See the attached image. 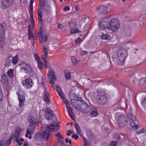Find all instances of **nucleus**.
<instances>
[{
    "label": "nucleus",
    "instance_id": "7c9ffc66",
    "mask_svg": "<svg viewBox=\"0 0 146 146\" xmlns=\"http://www.w3.org/2000/svg\"><path fill=\"white\" fill-rule=\"evenodd\" d=\"M55 126L53 124H51L50 125H47V127L46 128V130H48L50 132L54 131V129Z\"/></svg>",
    "mask_w": 146,
    "mask_h": 146
},
{
    "label": "nucleus",
    "instance_id": "aec40b11",
    "mask_svg": "<svg viewBox=\"0 0 146 146\" xmlns=\"http://www.w3.org/2000/svg\"><path fill=\"white\" fill-rule=\"evenodd\" d=\"M12 58L13 56L11 55H9L7 56L5 60V67L8 68L9 66Z\"/></svg>",
    "mask_w": 146,
    "mask_h": 146
},
{
    "label": "nucleus",
    "instance_id": "13d9d810",
    "mask_svg": "<svg viewBox=\"0 0 146 146\" xmlns=\"http://www.w3.org/2000/svg\"><path fill=\"white\" fill-rule=\"evenodd\" d=\"M87 53V51H80L79 53V54L80 55L82 56L86 54Z\"/></svg>",
    "mask_w": 146,
    "mask_h": 146
},
{
    "label": "nucleus",
    "instance_id": "69168bd1",
    "mask_svg": "<svg viewBox=\"0 0 146 146\" xmlns=\"http://www.w3.org/2000/svg\"><path fill=\"white\" fill-rule=\"evenodd\" d=\"M0 146H4V142L1 140H0Z\"/></svg>",
    "mask_w": 146,
    "mask_h": 146
},
{
    "label": "nucleus",
    "instance_id": "dca6fc26",
    "mask_svg": "<svg viewBox=\"0 0 146 146\" xmlns=\"http://www.w3.org/2000/svg\"><path fill=\"white\" fill-rule=\"evenodd\" d=\"M69 97L71 100H83L82 98L79 94L77 96L75 93L70 92Z\"/></svg>",
    "mask_w": 146,
    "mask_h": 146
},
{
    "label": "nucleus",
    "instance_id": "20e7f679",
    "mask_svg": "<svg viewBox=\"0 0 146 146\" xmlns=\"http://www.w3.org/2000/svg\"><path fill=\"white\" fill-rule=\"evenodd\" d=\"M1 78L0 81L3 86L4 90L7 93L11 88L8 82V77L5 74H4L1 75Z\"/></svg>",
    "mask_w": 146,
    "mask_h": 146
},
{
    "label": "nucleus",
    "instance_id": "9b49d317",
    "mask_svg": "<svg viewBox=\"0 0 146 146\" xmlns=\"http://www.w3.org/2000/svg\"><path fill=\"white\" fill-rule=\"evenodd\" d=\"M64 103L66 105V110L68 114L70 117L71 118L72 120H75V116L73 113L69 104V101H64Z\"/></svg>",
    "mask_w": 146,
    "mask_h": 146
},
{
    "label": "nucleus",
    "instance_id": "423d86ee",
    "mask_svg": "<svg viewBox=\"0 0 146 146\" xmlns=\"http://www.w3.org/2000/svg\"><path fill=\"white\" fill-rule=\"evenodd\" d=\"M97 93L96 99L99 100H108V97L105 94V90L103 89H98L96 90Z\"/></svg>",
    "mask_w": 146,
    "mask_h": 146
},
{
    "label": "nucleus",
    "instance_id": "cd10ccee",
    "mask_svg": "<svg viewBox=\"0 0 146 146\" xmlns=\"http://www.w3.org/2000/svg\"><path fill=\"white\" fill-rule=\"evenodd\" d=\"M28 35L29 37H28V39L29 40L31 38H33L34 36L33 35V33L32 31H31V25L29 24L28 25Z\"/></svg>",
    "mask_w": 146,
    "mask_h": 146
},
{
    "label": "nucleus",
    "instance_id": "e433bc0d",
    "mask_svg": "<svg viewBox=\"0 0 146 146\" xmlns=\"http://www.w3.org/2000/svg\"><path fill=\"white\" fill-rule=\"evenodd\" d=\"M14 137V132H13L11 133V135L9 137L8 139L6 141V143L7 145H9L11 143V140Z\"/></svg>",
    "mask_w": 146,
    "mask_h": 146
},
{
    "label": "nucleus",
    "instance_id": "a211bd4d",
    "mask_svg": "<svg viewBox=\"0 0 146 146\" xmlns=\"http://www.w3.org/2000/svg\"><path fill=\"white\" fill-rule=\"evenodd\" d=\"M21 128L18 127H16L15 129V133L14 135L17 142H19L18 138L20 135L21 131Z\"/></svg>",
    "mask_w": 146,
    "mask_h": 146
},
{
    "label": "nucleus",
    "instance_id": "5fc2aeb1",
    "mask_svg": "<svg viewBox=\"0 0 146 146\" xmlns=\"http://www.w3.org/2000/svg\"><path fill=\"white\" fill-rule=\"evenodd\" d=\"M19 142H17L18 143H19V145H21L23 143L22 142H23L24 141V139H23L21 138H20L19 139Z\"/></svg>",
    "mask_w": 146,
    "mask_h": 146
},
{
    "label": "nucleus",
    "instance_id": "f257e3e1",
    "mask_svg": "<svg viewBox=\"0 0 146 146\" xmlns=\"http://www.w3.org/2000/svg\"><path fill=\"white\" fill-rule=\"evenodd\" d=\"M71 102L72 104L75 109L80 110L82 113H87L90 110V106L85 102V101Z\"/></svg>",
    "mask_w": 146,
    "mask_h": 146
},
{
    "label": "nucleus",
    "instance_id": "3c124183",
    "mask_svg": "<svg viewBox=\"0 0 146 146\" xmlns=\"http://www.w3.org/2000/svg\"><path fill=\"white\" fill-rule=\"evenodd\" d=\"M44 7V9L46 11L49 10L50 8V5L48 3H45Z\"/></svg>",
    "mask_w": 146,
    "mask_h": 146
},
{
    "label": "nucleus",
    "instance_id": "6e6552de",
    "mask_svg": "<svg viewBox=\"0 0 146 146\" xmlns=\"http://www.w3.org/2000/svg\"><path fill=\"white\" fill-rule=\"evenodd\" d=\"M117 122L119 128H122L128 124L127 118L124 115H120L118 117Z\"/></svg>",
    "mask_w": 146,
    "mask_h": 146
},
{
    "label": "nucleus",
    "instance_id": "c03bdc74",
    "mask_svg": "<svg viewBox=\"0 0 146 146\" xmlns=\"http://www.w3.org/2000/svg\"><path fill=\"white\" fill-rule=\"evenodd\" d=\"M34 56L35 59L36 60L37 62H38V61H40V60H41L40 57L37 53H34Z\"/></svg>",
    "mask_w": 146,
    "mask_h": 146
},
{
    "label": "nucleus",
    "instance_id": "b1692460",
    "mask_svg": "<svg viewBox=\"0 0 146 146\" xmlns=\"http://www.w3.org/2000/svg\"><path fill=\"white\" fill-rule=\"evenodd\" d=\"M33 137L34 139L36 141H40L42 139L41 133L39 132L35 133Z\"/></svg>",
    "mask_w": 146,
    "mask_h": 146
},
{
    "label": "nucleus",
    "instance_id": "7ed1b4c3",
    "mask_svg": "<svg viewBox=\"0 0 146 146\" xmlns=\"http://www.w3.org/2000/svg\"><path fill=\"white\" fill-rule=\"evenodd\" d=\"M111 18L110 17H105L100 21L99 26L102 30L108 29L109 31Z\"/></svg>",
    "mask_w": 146,
    "mask_h": 146
},
{
    "label": "nucleus",
    "instance_id": "72a5a7b5",
    "mask_svg": "<svg viewBox=\"0 0 146 146\" xmlns=\"http://www.w3.org/2000/svg\"><path fill=\"white\" fill-rule=\"evenodd\" d=\"M14 70L13 69H9L7 70V74L10 78H12L14 76Z\"/></svg>",
    "mask_w": 146,
    "mask_h": 146
},
{
    "label": "nucleus",
    "instance_id": "bb28decb",
    "mask_svg": "<svg viewBox=\"0 0 146 146\" xmlns=\"http://www.w3.org/2000/svg\"><path fill=\"white\" fill-rule=\"evenodd\" d=\"M139 84L141 87L146 88V78H143L141 79Z\"/></svg>",
    "mask_w": 146,
    "mask_h": 146
},
{
    "label": "nucleus",
    "instance_id": "de8ad7c7",
    "mask_svg": "<svg viewBox=\"0 0 146 146\" xmlns=\"http://www.w3.org/2000/svg\"><path fill=\"white\" fill-rule=\"evenodd\" d=\"M19 106L20 108H22L24 105L25 101H19Z\"/></svg>",
    "mask_w": 146,
    "mask_h": 146
},
{
    "label": "nucleus",
    "instance_id": "6ab92c4d",
    "mask_svg": "<svg viewBox=\"0 0 146 146\" xmlns=\"http://www.w3.org/2000/svg\"><path fill=\"white\" fill-rule=\"evenodd\" d=\"M21 69L23 70L25 73L28 72V71L31 68L30 66L28 65L27 64L25 63H22L19 65Z\"/></svg>",
    "mask_w": 146,
    "mask_h": 146
},
{
    "label": "nucleus",
    "instance_id": "412c9836",
    "mask_svg": "<svg viewBox=\"0 0 146 146\" xmlns=\"http://www.w3.org/2000/svg\"><path fill=\"white\" fill-rule=\"evenodd\" d=\"M42 139L47 140L51 135V133L48 130L44 131L41 133Z\"/></svg>",
    "mask_w": 146,
    "mask_h": 146
},
{
    "label": "nucleus",
    "instance_id": "bf43d9fd",
    "mask_svg": "<svg viewBox=\"0 0 146 146\" xmlns=\"http://www.w3.org/2000/svg\"><path fill=\"white\" fill-rule=\"evenodd\" d=\"M56 89L57 92H58V94L62 92L61 89L58 86H56Z\"/></svg>",
    "mask_w": 146,
    "mask_h": 146
},
{
    "label": "nucleus",
    "instance_id": "4468645a",
    "mask_svg": "<svg viewBox=\"0 0 146 146\" xmlns=\"http://www.w3.org/2000/svg\"><path fill=\"white\" fill-rule=\"evenodd\" d=\"M96 10L99 14H105L108 12V9L104 5H100L97 7Z\"/></svg>",
    "mask_w": 146,
    "mask_h": 146
},
{
    "label": "nucleus",
    "instance_id": "9d476101",
    "mask_svg": "<svg viewBox=\"0 0 146 146\" xmlns=\"http://www.w3.org/2000/svg\"><path fill=\"white\" fill-rule=\"evenodd\" d=\"M127 54L125 55L118 56V60L116 59V58L113 57V61L116 63L117 65H123L125 62V60L127 56Z\"/></svg>",
    "mask_w": 146,
    "mask_h": 146
},
{
    "label": "nucleus",
    "instance_id": "393cba45",
    "mask_svg": "<svg viewBox=\"0 0 146 146\" xmlns=\"http://www.w3.org/2000/svg\"><path fill=\"white\" fill-rule=\"evenodd\" d=\"M37 14L38 15V20L39 23L41 24L43 23L42 18V13L41 10L38 9V10Z\"/></svg>",
    "mask_w": 146,
    "mask_h": 146
},
{
    "label": "nucleus",
    "instance_id": "c9c22d12",
    "mask_svg": "<svg viewBox=\"0 0 146 146\" xmlns=\"http://www.w3.org/2000/svg\"><path fill=\"white\" fill-rule=\"evenodd\" d=\"M65 78L66 80H69L71 78L70 72L68 70H65L64 72Z\"/></svg>",
    "mask_w": 146,
    "mask_h": 146
},
{
    "label": "nucleus",
    "instance_id": "052dcab7",
    "mask_svg": "<svg viewBox=\"0 0 146 146\" xmlns=\"http://www.w3.org/2000/svg\"><path fill=\"white\" fill-rule=\"evenodd\" d=\"M58 94H59L60 97L62 100L65 99V98L64 95L62 94V92L60 93H58Z\"/></svg>",
    "mask_w": 146,
    "mask_h": 146
},
{
    "label": "nucleus",
    "instance_id": "49530a36",
    "mask_svg": "<svg viewBox=\"0 0 146 146\" xmlns=\"http://www.w3.org/2000/svg\"><path fill=\"white\" fill-rule=\"evenodd\" d=\"M80 31L77 29H72L70 31V33L71 34H73L79 33Z\"/></svg>",
    "mask_w": 146,
    "mask_h": 146
},
{
    "label": "nucleus",
    "instance_id": "5701e85b",
    "mask_svg": "<svg viewBox=\"0 0 146 146\" xmlns=\"http://www.w3.org/2000/svg\"><path fill=\"white\" fill-rule=\"evenodd\" d=\"M5 23H1L0 24V30L1 31L0 35L5 36Z\"/></svg>",
    "mask_w": 146,
    "mask_h": 146
},
{
    "label": "nucleus",
    "instance_id": "a18cd8bd",
    "mask_svg": "<svg viewBox=\"0 0 146 146\" xmlns=\"http://www.w3.org/2000/svg\"><path fill=\"white\" fill-rule=\"evenodd\" d=\"M71 60L73 64H75L78 62V61L76 60V58L74 57H72V58Z\"/></svg>",
    "mask_w": 146,
    "mask_h": 146
},
{
    "label": "nucleus",
    "instance_id": "f8f14e48",
    "mask_svg": "<svg viewBox=\"0 0 146 146\" xmlns=\"http://www.w3.org/2000/svg\"><path fill=\"white\" fill-rule=\"evenodd\" d=\"M15 0H1V8L5 9L7 6H11L14 3Z\"/></svg>",
    "mask_w": 146,
    "mask_h": 146
},
{
    "label": "nucleus",
    "instance_id": "09e8293b",
    "mask_svg": "<svg viewBox=\"0 0 146 146\" xmlns=\"http://www.w3.org/2000/svg\"><path fill=\"white\" fill-rule=\"evenodd\" d=\"M55 136L59 139H63V137L59 132H57L55 134Z\"/></svg>",
    "mask_w": 146,
    "mask_h": 146
},
{
    "label": "nucleus",
    "instance_id": "f3484780",
    "mask_svg": "<svg viewBox=\"0 0 146 146\" xmlns=\"http://www.w3.org/2000/svg\"><path fill=\"white\" fill-rule=\"evenodd\" d=\"M18 96L19 100H25V93L21 89H19L16 93Z\"/></svg>",
    "mask_w": 146,
    "mask_h": 146
},
{
    "label": "nucleus",
    "instance_id": "2f4dec72",
    "mask_svg": "<svg viewBox=\"0 0 146 146\" xmlns=\"http://www.w3.org/2000/svg\"><path fill=\"white\" fill-rule=\"evenodd\" d=\"M26 73L28 74L32 78H36V76L35 73L34 71H33L31 68Z\"/></svg>",
    "mask_w": 146,
    "mask_h": 146
},
{
    "label": "nucleus",
    "instance_id": "864d4df0",
    "mask_svg": "<svg viewBox=\"0 0 146 146\" xmlns=\"http://www.w3.org/2000/svg\"><path fill=\"white\" fill-rule=\"evenodd\" d=\"M117 141H112L110 142V146H117Z\"/></svg>",
    "mask_w": 146,
    "mask_h": 146
},
{
    "label": "nucleus",
    "instance_id": "603ef678",
    "mask_svg": "<svg viewBox=\"0 0 146 146\" xmlns=\"http://www.w3.org/2000/svg\"><path fill=\"white\" fill-rule=\"evenodd\" d=\"M76 25L74 23H69V27L70 29H72L76 27Z\"/></svg>",
    "mask_w": 146,
    "mask_h": 146
},
{
    "label": "nucleus",
    "instance_id": "1a4fd4ad",
    "mask_svg": "<svg viewBox=\"0 0 146 146\" xmlns=\"http://www.w3.org/2000/svg\"><path fill=\"white\" fill-rule=\"evenodd\" d=\"M44 117L47 120L52 119L53 117L54 113L53 111L51 109L48 107H46L45 109Z\"/></svg>",
    "mask_w": 146,
    "mask_h": 146
},
{
    "label": "nucleus",
    "instance_id": "79ce46f5",
    "mask_svg": "<svg viewBox=\"0 0 146 146\" xmlns=\"http://www.w3.org/2000/svg\"><path fill=\"white\" fill-rule=\"evenodd\" d=\"M18 60V57L17 56H15L14 58H12L11 61L13 63L16 64Z\"/></svg>",
    "mask_w": 146,
    "mask_h": 146
},
{
    "label": "nucleus",
    "instance_id": "6e6d98bb",
    "mask_svg": "<svg viewBox=\"0 0 146 146\" xmlns=\"http://www.w3.org/2000/svg\"><path fill=\"white\" fill-rule=\"evenodd\" d=\"M71 137L72 138H74L75 139L77 140L79 136L76 133H75L72 135Z\"/></svg>",
    "mask_w": 146,
    "mask_h": 146
},
{
    "label": "nucleus",
    "instance_id": "a19ab883",
    "mask_svg": "<svg viewBox=\"0 0 146 146\" xmlns=\"http://www.w3.org/2000/svg\"><path fill=\"white\" fill-rule=\"evenodd\" d=\"M101 38L102 39L107 40H109L110 38V36L107 34L102 35L101 36Z\"/></svg>",
    "mask_w": 146,
    "mask_h": 146
},
{
    "label": "nucleus",
    "instance_id": "c85d7f7f",
    "mask_svg": "<svg viewBox=\"0 0 146 146\" xmlns=\"http://www.w3.org/2000/svg\"><path fill=\"white\" fill-rule=\"evenodd\" d=\"M98 114L97 111V109L95 107L92 108L91 110V112L90 113V115L92 117L96 116Z\"/></svg>",
    "mask_w": 146,
    "mask_h": 146
},
{
    "label": "nucleus",
    "instance_id": "ddd939ff",
    "mask_svg": "<svg viewBox=\"0 0 146 146\" xmlns=\"http://www.w3.org/2000/svg\"><path fill=\"white\" fill-rule=\"evenodd\" d=\"M23 85L26 88H31L33 84V80L31 79L27 78L22 81Z\"/></svg>",
    "mask_w": 146,
    "mask_h": 146
},
{
    "label": "nucleus",
    "instance_id": "e2e57ef3",
    "mask_svg": "<svg viewBox=\"0 0 146 146\" xmlns=\"http://www.w3.org/2000/svg\"><path fill=\"white\" fill-rule=\"evenodd\" d=\"M63 9L64 11H68L70 9V7L68 6H66L64 7Z\"/></svg>",
    "mask_w": 146,
    "mask_h": 146
},
{
    "label": "nucleus",
    "instance_id": "0e129e2a",
    "mask_svg": "<svg viewBox=\"0 0 146 146\" xmlns=\"http://www.w3.org/2000/svg\"><path fill=\"white\" fill-rule=\"evenodd\" d=\"M3 97L2 92H0V100H2Z\"/></svg>",
    "mask_w": 146,
    "mask_h": 146
},
{
    "label": "nucleus",
    "instance_id": "39448f33",
    "mask_svg": "<svg viewBox=\"0 0 146 146\" xmlns=\"http://www.w3.org/2000/svg\"><path fill=\"white\" fill-rule=\"evenodd\" d=\"M127 115L130 121V126L134 130L137 129L138 127V125L137 124L138 121L136 119V117L131 113H128Z\"/></svg>",
    "mask_w": 146,
    "mask_h": 146
},
{
    "label": "nucleus",
    "instance_id": "338daca9",
    "mask_svg": "<svg viewBox=\"0 0 146 146\" xmlns=\"http://www.w3.org/2000/svg\"><path fill=\"white\" fill-rule=\"evenodd\" d=\"M44 62H45V63L44 64V66L46 67H48V66L47 62V60L45 59V61H44Z\"/></svg>",
    "mask_w": 146,
    "mask_h": 146
},
{
    "label": "nucleus",
    "instance_id": "4be33fe9",
    "mask_svg": "<svg viewBox=\"0 0 146 146\" xmlns=\"http://www.w3.org/2000/svg\"><path fill=\"white\" fill-rule=\"evenodd\" d=\"M127 54V52L125 49L123 48H119L117 50V54L118 56H119L123 55H125Z\"/></svg>",
    "mask_w": 146,
    "mask_h": 146
},
{
    "label": "nucleus",
    "instance_id": "f704fd0d",
    "mask_svg": "<svg viewBox=\"0 0 146 146\" xmlns=\"http://www.w3.org/2000/svg\"><path fill=\"white\" fill-rule=\"evenodd\" d=\"M38 39L40 43H42L43 40V37L42 31H40L38 35Z\"/></svg>",
    "mask_w": 146,
    "mask_h": 146
},
{
    "label": "nucleus",
    "instance_id": "2eb2a0df",
    "mask_svg": "<svg viewBox=\"0 0 146 146\" xmlns=\"http://www.w3.org/2000/svg\"><path fill=\"white\" fill-rule=\"evenodd\" d=\"M54 72L53 70L49 71L48 73V81L52 84H54V81L56 80V78L54 74Z\"/></svg>",
    "mask_w": 146,
    "mask_h": 146
},
{
    "label": "nucleus",
    "instance_id": "a878e982",
    "mask_svg": "<svg viewBox=\"0 0 146 146\" xmlns=\"http://www.w3.org/2000/svg\"><path fill=\"white\" fill-rule=\"evenodd\" d=\"M29 13L30 15V18L31 19V22L34 21V20L33 16V5H29Z\"/></svg>",
    "mask_w": 146,
    "mask_h": 146
},
{
    "label": "nucleus",
    "instance_id": "37998d69",
    "mask_svg": "<svg viewBox=\"0 0 146 146\" xmlns=\"http://www.w3.org/2000/svg\"><path fill=\"white\" fill-rule=\"evenodd\" d=\"M38 63V67L39 69L41 70L43 68V64L41 60L38 62H37Z\"/></svg>",
    "mask_w": 146,
    "mask_h": 146
},
{
    "label": "nucleus",
    "instance_id": "0eeeda50",
    "mask_svg": "<svg viewBox=\"0 0 146 146\" xmlns=\"http://www.w3.org/2000/svg\"><path fill=\"white\" fill-rule=\"evenodd\" d=\"M120 26V23L117 19L114 18L110 20L109 31L111 30L113 31H116Z\"/></svg>",
    "mask_w": 146,
    "mask_h": 146
},
{
    "label": "nucleus",
    "instance_id": "c756f323",
    "mask_svg": "<svg viewBox=\"0 0 146 146\" xmlns=\"http://www.w3.org/2000/svg\"><path fill=\"white\" fill-rule=\"evenodd\" d=\"M74 126L77 133L78 134L80 135L81 133L80 128L79 125L77 123H74Z\"/></svg>",
    "mask_w": 146,
    "mask_h": 146
},
{
    "label": "nucleus",
    "instance_id": "58836bf2",
    "mask_svg": "<svg viewBox=\"0 0 146 146\" xmlns=\"http://www.w3.org/2000/svg\"><path fill=\"white\" fill-rule=\"evenodd\" d=\"M44 100H49V94L47 91L44 92Z\"/></svg>",
    "mask_w": 146,
    "mask_h": 146
},
{
    "label": "nucleus",
    "instance_id": "774afa93",
    "mask_svg": "<svg viewBox=\"0 0 146 146\" xmlns=\"http://www.w3.org/2000/svg\"><path fill=\"white\" fill-rule=\"evenodd\" d=\"M58 28L60 29H62L63 28V26L61 24H59L57 26Z\"/></svg>",
    "mask_w": 146,
    "mask_h": 146
},
{
    "label": "nucleus",
    "instance_id": "4c0bfd02",
    "mask_svg": "<svg viewBox=\"0 0 146 146\" xmlns=\"http://www.w3.org/2000/svg\"><path fill=\"white\" fill-rule=\"evenodd\" d=\"M45 3V0H39V8L41 9L43 8Z\"/></svg>",
    "mask_w": 146,
    "mask_h": 146
},
{
    "label": "nucleus",
    "instance_id": "f03ea898",
    "mask_svg": "<svg viewBox=\"0 0 146 146\" xmlns=\"http://www.w3.org/2000/svg\"><path fill=\"white\" fill-rule=\"evenodd\" d=\"M35 118L33 116H31L28 118V121L29 122V126L27 128L25 137H29V139L32 138L31 135L33 133L36 127Z\"/></svg>",
    "mask_w": 146,
    "mask_h": 146
},
{
    "label": "nucleus",
    "instance_id": "473e14b6",
    "mask_svg": "<svg viewBox=\"0 0 146 146\" xmlns=\"http://www.w3.org/2000/svg\"><path fill=\"white\" fill-rule=\"evenodd\" d=\"M5 36L0 35V48H2L5 44Z\"/></svg>",
    "mask_w": 146,
    "mask_h": 146
},
{
    "label": "nucleus",
    "instance_id": "8fccbe9b",
    "mask_svg": "<svg viewBox=\"0 0 146 146\" xmlns=\"http://www.w3.org/2000/svg\"><path fill=\"white\" fill-rule=\"evenodd\" d=\"M145 132V130L143 128H142L140 130L137 131L136 132V133L138 134H139L141 133H144Z\"/></svg>",
    "mask_w": 146,
    "mask_h": 146
},
{
    "label": "nucleus",
    "instance_id": "680f3d73",
    "mask_svg": "<svg viewBox=\"0 0 146 146\" xmlns=\"http://www.w3.org/2000/svg\"><path fill=\"white\" fill-rule=\"evenodd\" d=\"M141 103L144 107H146V101H141Z\"/></svg>",
    "mask_w": 146,
    "mask_h": 146
},
{
    "label": "nucleus",
    "instance_id": "4d7b16f0",
    "mask_svg": "<svg viewBox=\"0 0 146 146\" xmlns=\"http://www.w3.org/2000/svg\"><path fill=\"white\" fill-rule=\"evenodd\" d=\"M43 47L44 53V55H46L48 53L47 48L44 46H43Z\"/></svg>",
    "mask_w": 146,
    "mask_h": 146
},
{
    "label": "nucleus",
    "instance_id": "ea45409f",
    "mask_svg": "<svg viewBox=\"0 0 146 146\" xmlns=\"http://www.w3.org/2000/svg\"><path fill=\"white\" fill-rule=\"evenodd\" d=\"M41 86L44 90V91H47L46 88L45 84L44 83V79L43 77L41 78Z\"/></svg>",
    "mask_w": 146,
    "mask_h": 146
}]
</instances>
